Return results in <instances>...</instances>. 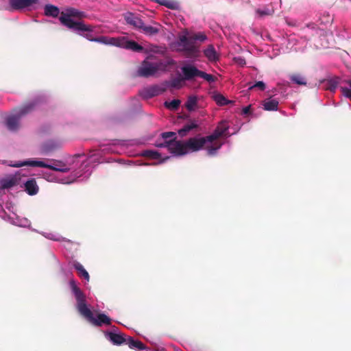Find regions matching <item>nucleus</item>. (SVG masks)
<instances>
[{
	"mask_svg": "<svg viewBox=\"0 0 351 351\" xmlns=\"http://www.w3.org/2000/svg\"><path fill=\"white\" fill-rule=\"evenodd\" d=\"M207 40L204 32L190 33L185 29L177 40V51L186 58L196 60L200 56V46Z\"/></svg>",
	"mask_w": 351,
	"mask_h": 351,
	"instance_id": "obj_1",
	"label": "nucleus"
},
{
	"mask_svg": "<svg viewBox=\"0 0 351 351\" xmlns=\"http://www.w3.org/2000/svg\"><path fill=\"white\" fill-rule=\"evenodd\" d=\"M69 285L77 301L76 308L82 316L96 326H101L102 324H111V319L104 313H99L97 318L95 319L93 312L86 305L84 294L77 286L75 281L71 280Z\"/></svg>",
	"mask_w": 351,
	"mask_h": 351,
	"instance_id": "obj_2",
	"label": "nucleus"
},
{
	"mask_svg": "<svg viewBox=\"0 0 351 351\" xmlns=\"http://www.w3.org/2000/svg\"><path fill=\"white\" fill-rule=\"evenodd\" d=\"M176 63L173 59L156 61L154 56H149L144 60L136 71V75L142 77L154 76L158 71H171L175 68Z\"/></svg>",
	"mask_w": 351,
	"mask_h": 351,
	"instance_id": "obj_3",
	"label": "nucleus"
},
{
	"mask_svg": "<svg viewBox=\"0 0 351 351\" xmlns=\"http://www.w3.org/2000/svg\"><path fill=\"white\" fill-rule=\"evenodd\" d=\"M85 16L86 14L84 12H80L77 9L70 8L60 13L59 21L62 25L75 31L93 32L94 26L91 25H86L82 21H75L72 19V17L82 19Z\"/></svg>",
	"mask_w": 351,
	"mask_h": 351,
	"instance_id": "obj_4",
	"label": "nucleus"
},
{
	"mask_svg": "<svg viewBox=\"0 0 351 351\" xmlns=\"http://www.w3.org/2000/svg\"><path fill=\"white\" fill-rule=\"evenodd\" d=\"M39 101L40 100L36 99L15 109V114L6 119V125L8 128L12 131L16 130L19 128L21 118L32 112Z\"/></svg>",
	"mask_w": 351,
	"mask_h": 351,
	"instance_id": "obj_5",
	"label": "nucleus"
},
{
	"mask_svg": "<svg viewBox=\"0 0 351 351\" xmlns=\"http://www.w3.org/2000/svg\"><path fill=\"white\" fill-rule=\"evenodd\" d=\"M205 137L190 138L185 142L177 141L176 154L178 156H183L189 152H197L202 149L207 143Z\"/></svg>",
	"mask_w": 351,
	"mask_h": 351,
	"instance_id": "obj_6",
	"label": "nucleus"
},
{
	"mask_svg": "<svg viewBox=\"0 0 351 351\" xmlns=\"http://www.w3.org/2000/svg\"><path fill=\"white\" fill-rule=\"evenodd\" d=\"M181 71L183 80L190 81L197 77L203 78L208 82H213L216 80V77L213 75L200 71L192 64L184 65L181 67Z\"/></svg>",
	"mask_w": 351,
	"mask_h": 351,
	"instance_id": "obj_7",
	"label": "nucleus"
},
{
	"mask_svg": "<svg viewBox=\"0 0 351 351\" xmlns=\"http://www.w3.org/2000/svg\"><path fill=\"white\" fill-rule=\"evenodd\" d=\"M156 147L166 148L169 153L176 154V133L173 132H163L155 143Z\"/></svg>",
	"mask_w": 351,
	"mask_h": 351,
	"instance_id": "obj_8",
	"label": "nucleus"
},
{
	"mask_svg": "<svg viewBox=\"0 0 351 351\" xmlns=\"http://www.w3.org/2000/svg\"><path fill=\"white\" fill-rule=\"evenodd\" d=\"M57 162L60 164V165H56L53 166L51 165H48L43 161L29 160L23 162H16L14 164L11 165V166L14 167H21L23 166L39 167L60 172L69 171L68 168H62V167H64L65 165L61 161H57Z\"/></svg>",
	"mask_w": 351,
	"mask_h": 351,
	"instance_id": "obj_9",
	"label": "nucleus"
},
{
	"mask_svg": "<svg viewBox=\"0 0 351 351\" xmlns=\"http://www.w3.org/2000/svg\"><path fill=\"white\" fill-rule=\"evenodd\" d=\"M114 43V46L121 47L134 52H141L143 47L134 40H129L127 37H118V40Z\"/></svg>",
	"mask_w": 351,
	"mask_h": 351,
	"instance_id": "obj_10",
	"label": "nucleus"
},
{
	"mask_svg": "<svg viewBox=\"0 0 351 351\" xmlns=\"http://www.w3.org/2000/svg\"><path fill=\"white\" fill-rule=\"evenodd\" d=\"M165 90V88L155 84L142 88L139 91V95L142 98L148 99L162 94Z\"/></svg>",
	"mask_w": 351,
	"mask_h": 351,
	"instance_id": "obj_11",
	"label": "nucleus"
},
{
	"mask_svg": "<svg viewBox=\"0 0 351 351\" xmlns=\"http://www.w3.org/2000/svg\"><path fill=\"white\" fill-rule=\"evenodd\" d=\"M20 182V177L17 175H10L0 180V187L2 189H8L18 185Z\"/></svg>",
	"mask_w": 351,
	"mask_h": 351,
	"instance_id": "obj_12",
	"label": "nucleus"
},
{
	"mask_svg": "<svg viewBox=\"0 0 351 351\" xmlns=\"http://www.w3.org/2000/svg\"><path fill=\"white\" fill-rule=\"evenodd\" d=\"M228 127L225 124L221 123L219 124L217 128L215 129L214 132L207 136H205L206 139L209 143H213L215 140L218 139L221 136L226 134V131L228 130Z\"/></svg>",
	"mask_w": 351,
	"mask_h": 351,
	"instance_id": "obj_13",
	"label": "nucleus"
},
{
	"mask_svg": "<svg viewBox=\"0 0 351 351\" xmlns=\"http://www.w3.org/2000/svg\"><path fill=\"white\" fill-rule=\"evenodd\" d=\"M124 19L127 24L132 26L138 30L141 29L143 23V21L138 16V15L132 12H127L124 15Z\"/></svg>",
	"mask_w": 351,
	"mask_h": 351,
	"instance_id": "obj_14",
	"label": "nucleus"
},
{
	"mask_svg": "<svg viewBox=\"0 0 351 351\" xmlns=\"http://www.w3.org/2000/svg\"><path fill=\"white\" fill-rule=\"evenodd\" d=\"M38 0H9L11 8L14 10H22L36 4Z\"/></svg>",
	"mask_w": 351,
	"mask_h": 351,
	"instance_id": "obj_15",
	"label": "nucleus"
},
{
	"mask_svg": "<svg viewBox=\"0 0 351 351\" xmlns=\"http://www.w3.org/2000/svg\"><path fill=\"white\" fill-rule=\"evenodd\" d=\"M198 128L199 125L195 120H190L187 121L182 128L179 129L177 133L180 137H184L186 136L189 132Z\"/></svg>",
	"mask_w": 351,
	"mask_h": 351,
	"instance_id": "obj_16",
	"label": "nucleus"
},
{
	"mask_svg": "<svg viewBox=\"0 0 351 351\" xmlns=\"http://www.w3.org/2000/svg\"><path fill=\"white\" fill-rule=\"evenodd\" d=\"M106 335L114 345H121L127 341V338L123 334H117L110 331L106 332Z\"/></svg>",
	"mask_w": 351,
	"mask_h": 351,
	"instance_id": "obj_17",
	"label": "nucleus"
},
{
	"mask_svg": "<svg viewBox=\"0 0 351 351\" xmlns=\"http://www.w3.org/2000/svg\"><path fill=\"white\" fill-rule=\"evenodd\" d=\"M25 190L29 195H34L38 192V186L34 178L28 180L25 183Z\"/></svg>",
	"mask_w": 351,
	"mask_h": 351,
	"instance_id": "obj_18",
	"label": "nucleus"
},
{
	"mask_svg": "<svg viewBox=\"0 0 351 351\" xmlns=\"http://www.w3.org/2000/svg\"><path fill=\"white\" fill-rule=\"evenodd\" d=\"M204 56L210 62H215L219 60V56L213 45H210L204 50Z\"/></svg>",
	"mask_w": 351,
	"mask_h": 351,
	"instance_id": "obj_19",
	"label": "nucleus"
},
{
	"mask_svg": "<svg viewBox=\"0 0 351 351\" xmlns=\"http://www.w3.org/2000/svg\"><path fill=\"white\" fill-rule=\"evenodd\" d=\"M44 13L47 16L56 18L60 14V9L56 5L47 4L44 7Z\"/></svg>",
	"mask_w": 351,
	"mask_h": 351,
	"instance_id": "obj_20",
	"label": "nucleus"
},
{
	"mask_svg": "<svg viewBox=\"0 0 351 351\" xmlns=\"http://www.w3.org/2000/svg\"><path fill=\"white\" fill-rule=\"evenodd\" d=\"M325 88L331 92H335L338 85L340 83V79L337 77H335L327 80L324 82Z\"/></svg>",
	"mask_w": 351,
	"mask_h": 351,
	"instance_id": "obj_21",
	"label": "nucleus"
},
{
	"mask_svg": "<svg viewBox=\"0 0 351 351\" xmlns=\"http://www.w3.org/2000/svg\"><path fill=\"white\" fill-rule=\"evenodd\" d=\"M73 267L76 269L77 274L80 277L84 278L87 281H89L90 276L88 271L84 268L82 264L79 262H74L73 264Z\"/></svg>",
	"mask_w": 351,
	"mask_h": 351,
	"instance_id": "obj_22",
	"label": "nucleus"
},
{
	"mask_svg": "<svg viewBox=\"0 0 351 351\" xmlns=\"http://www.w3.org/2000/svg\"><path fill=\"white\" fill-rule=\"evenodd\" d=\"M278 101L276 99H267L263 103V109L267 111H276L278 110Z\"/></svg>",
	"mask_w": 351,
	"mask_h": 351,
	"instance_id": "obj_23",
	"label": "nucleus"
},
{
	"mask_svg": "<svg viewBox=\"0 0 351 351\" xmlns=\"http://www.w3.org/2000/svg\"><path fill=\"white\" fill-rule=\"evenodd\" d=\"M139 31L145 35L154 36L159 32V29L156 27L146 25L143 23Z\"/></svg>",
	"mask_w": 351,
	"mask_h": 351,
	"instance_id": "obj_24",
	"label": "nucleus"
},
{
	"mask_svg": "<svg viewBox=\"0 0 351 351\" xmlns=\"http://www.w3.org/2000/svg\"><path fill=\"white\" fill-rule=\"evenodd\" d=\"M125 343L129 346L130 348H136L138 350L145 349V346L140 341L134 340L132 337H129L127 338Z\"/></svg>",
	"mask_w": 351,
	"mask_h": 351,
	"instance_id": "obj_25",
	"label": "nucleus"
},
{
	"mask_svg": "<svg viewBox=\"0 0 351 351\" xmlns=\"http://www.w3.org/2000/svg\"><path fill=\"white\" fill-rule=\"evenodd\" d=\"M197 104V97L191 95L188 97L186 101L184 104V106L189 111H193L195 109Z\"/></svg>",
	"mask_w": 351,
	"mask_h": 351,
	"instance_id": "obj_26",
	"label": "nucleus"
},
{
	"mask_svg": "<svg viewBox=\"0 0 351 351\" xmlns=\"http://www.w3.org/2000/svg\"><path fill=\"white\" fill-rule=\"evenodd\" d=\"M343 82L348 86H341L340 90L341 93L344 97L348 98L351 101V78L344 80Z\"/></svg>",
	"mask_w": 351,
	"mask_h": 351,
	"instance_id": "obj_27",
	"label": "nucleus"
},
{
	"mask_svg": "<svg viewBox=\"0 0 351 351\" xmlns=\"http://www.w3.org/2000/svg\"><path fill=\"white\" fill-rule=\"evenodd\" d=\"M118 40V37L117 38H108L106 36H99V37H96V38L95 39V42L105 44V45H110L114 46V43H115L116 42L115 40Z\"/></svg>",
	"mask_w": 351,
	"mask_h": 351,
	"instance_id": "obj_28",
	"label": "nucleus"
},
{
	"mask_svg": "<svg viewBox=\"0 0 351 351\" xmlns=\"http://www.w3.org/2000/svg\"><path fill=\"white\" fill-rule=\"evenodd\" d=\"M290 80L291 82L298 84V85H306V81L305 77H304L302 75L295 73L290 75Z\"/></svg>",
	"mask_w": 351,
	"mask_h": 351,
	"instance_id": "obj_29",
	"label": "nucleus"
},
{
	"mask_svg": "<svg viewBox=\"0 0 351 351\" xmlns=\"http://www.w3.org/2000/svg\"><path fill=\"white\" fill-rule=\"evenodd\" d=\"M213 99L215 101L219 106H225L232 102V101L227 99L223 95L219 93L214 95Z\"/></svg>",
	"mask_w": 351,
	"mask_h": 351,
	"instance_id": "obj_30",
	"label": "nucleus"
},
{
	"mask_svg": "<svg viewBox=\"0 0 351 351\" xmlns=\"http://www.w3.org/2000/svg\"><path fill=\"white\" fill-rule=\"evenodd\" d=\"M161 153L154 151V150H145L143 152V156L148 157L152 159H159L161 157Z\"/></svg>",
	"mask_w": 351,
	"mask_h": 351,
	"instance_id": "obj_31",
	"label": "nucleus"
},
{
	"mask_svg": "<svg viewBox=\"0 0 351 351\" xmlns=\"http://www.w3.org/2000/svg\"><path fill=\"white\" fill-rule=\"evenodd\" d=\"M57 145L53 142H47L42 145L43 152L47 153L57 148Z\"/></svg>",
	"mask_w": 351,
	"mask_h": 351,
	"instance_id": "obj_32",
	"label": "nucleus"
},
{
	"mask_svg": "<svg viewBox=\"0 0 351 351\" xmlns=\"http://www.w3.org/2000/svg\"><path fill=\"white\" fill-rule=\"evenodd\" d=\"M157 3L165 7L174 10L176 9V2L171 0H156Z\"/></svg>",
	"mask_w": 351,
	"mask_h": 351,
	"instance_id": "obj_33",
	"label": "nucleus"
},
{
	"mask_svg": "<svg viewBox=\"0 0 351 351\" xmlns=\"http://www.w3.org/2000/svg\"><path fill=\"white\" fill-rule=\"evenodd\" d=\"M221 147V143H215L214 145L207 147L208 154L209 155H214L216 152Z\"/></svg>",
	"mask_w": 351,
	"mask_h": 351,
	"instance_id": "obj_34",
	"label": "nucleus"
},
{
	"mask_svg": "<svg viewBox=\"0 0 351 351\" xmlns=\"http://www.w3.org/2000/svg\"><path fill=\"white\" fill-rule=\"evenodd\" d=\"M255 88H258L259 90H264L266 88V85L265 84L262 82V81H258V82H256L254 84L252 85V86H250L248 89L249 90H252Z\"/></svg>",
	"mask_w": 351,
	"mask_h": 351,
	"instance_id": "obj_35",
	"label": "nucleus"
},
{
	"mask_svg": "<svg viewBox=\"0 0 351 351\" xmlns=\"http://www.w3.org/2000/svg\"><path fill=\"white\" fill-rule=\"evenodd\" d=\"M165 106L171 110H176V98L173 99L170 102L165 101Z\"/></svg>",
	"mask_w": 351,
	"mask_h": 351,
	"instance_id": "obj_36",
	"label": "nucleus"
},
{
	"mask_svg": "<svg viewBox=\"0 0 351 351\" xmlns=\"http://www.w3.org/2000/svg\"><path fill=\"white\" fill-rule=\"evenodd\" d=\"M84 32L83 34H81V36H82L83 37H84L85 38H86L87 40H88L90 41L95 42V39L96 38V37L93 36V35L91 34L92 32Z\"/></svg>",
	"mask_w": 351,
	"mask_h": 351,
	"instance_id": "obj_37",
	"label": "nucleus"
},
{
	"mask_svg": "<svg viewBox=\"0 0 351 351\" xmlns=\"http://www.w3.org/2000/svg\"><path fill=\"white\" fill-rule=\"evenodd\" d=\"M256 12L257 14H258L260 16H265V15H269L271 14V12L269 11V10L268 9H266V10H261V9H257L256 10Z\"/></svg>",
	"mask_w": 351,
	"mask_h": 351,
	"instance_id": "obj_38",
	"label": "nucleus"
},
{
	"mask_svg": "<svg viewBox=\"0 0 351 351\" xmlns=\"http://www.w3.org/2000/svg\"><path fill=\"white\" fill-rule=\"evenodd\" d=\"M236 63H237L240 66H243L245 64V60L241 57H236L234 58Z\"/></svg>",
	"mask_w": 351,
	"mask_h": 351,
	"instance_id": "obj_39",
	"label": "nucleus"
},
{
	"mask_svg": "<svg viewBox=\"0 0 351 351\" xmlns=\"http://www.w3.org/2000/svg\"><path fill=\"white\" fill-rule=\"evenodd\" d=\"M242 112L243 114H249L251 113V105L245 106L243 108Z\"/></svg>",
	"mask_w": 351,
	"mask_h": 351,
	"instance_id": "obj_40",
	"label": "nucleus"
},
{
	"mask_svg": "<svg viewBox=\"0 0 351 351\" xmlns=\"http://www.w3.org/2000/svg\"><path fill=\"white\" fill-rule=\"evenodd\" d=\"M168 86L171 90L176 88V78L171 79V80L168 83Z\"/></svg>",
	"mask_w": 351,
	"mask_h": 351,
	"instance_id": "obj_41",
	"label": "nucleus"
},
{
	"mask_svg": "<svg viewBox=\"0 0 351 351\" xmlns=\"http://www.w3.org/2000/svg\"><path fill=\"white\" fill-rule=\"evenodd\" d=\"M180 80L178 78V77L177 76V82H176V84H177V89L179 88V84L180 83Z\"/></svg>",
	"mask_w": 351,
	"mask_h": 351,
	"instance_id": "obj_42",
	"label": "nucleus"
},
{
	"mask_svg": "<svg viewBox=\"0 0 351 351\" xmlns=\"http://www.w3.org/2000/svg\"><path fill=\"white\" fill-rule=\"evenodd\" d=\"M176 102H177V103H176V105H177V108H178V106H180V100H179V99H177V101H176Z\"/></svg>",
	"mask_w": 351,
	"mask_h": 351,
	"instance_id": "obj_43",
	"label": "nucleus"
},
{
	"mask_svg": "<svg viewBox=\"0 0 351 351\" xmlns=\"http://www.w3.org/2000/svg\"><path fill=\"white\" fill-rule=\"evenodd\" d=\"M179 19H180V21L182 23H183V22H184V19L183 16H180V17H179Z\"/></svg>",
	"mask_w": 351,
	"mask_h": 351,
	"instance_id": "obj_44",
	"label": "nucleus"
},
{
	"mask_svg": "<svg viewBox=\"0 0 351 351\" xmlns=\"http://www.w3.org/2000/svg\"><path fill=\"white\" fill-rule=\"evenodd\" d=\"M169 157V156H167L164 158H162V162L165 161L167 159H168Z\"/></svg>",
	"mask_w": 351,
	"mask_h": 351,
	"instance_id": "obj_45",
	"label": "nucleus"
}]
</instances>
